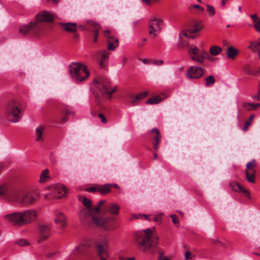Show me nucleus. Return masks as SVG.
I'll return each mask as SVG.
<instances>
[{"instance_id":"nucleus-54","label":"nucleus","mask_w":260,"mask_h":260,"mask_svg":"<svg viewBox=\"0 0 260 260\" xmlns=\"http://www.w3.org/2000/svg\"><path fill=\"white\" fill-rule=\"evenodd\" d=\"M192 7L196 9L200 10L202 12H204V9L199 5H193Z\"/></svg>"},{"instance_id":"nucleus-44","label":"nucleus","mask_w":260,"mask_h":260,"mask_svg":"<svg viewBox=\"0 0 260 260\" xmlns=\"http://www.w3.org/2000/svg\"><path fill=\"white\" fill-rule=\"evenodd\" d=\"M17 244L20 246H24L28 244L27 241L24 239H20L17 241Z\"/></svg>"},{"instance_id":"nucleus-50","label":"nucleus","mask_w":260,"mask_h":260,"mask_svg":"<svg viewBox=\"0 0 260 260\" xmlns=\"http://www.w3.org/2000/svg\"><path fill=\"white\" fill-rule=\"evenodd\" d=\"M118 257L119 260H135L134 257L126 258L124 256L120 255H119Z\"/></svg>"},{"instance_id":"nucleus-23","label":"nucleus","mask_w":260,"mask_h":260,"mask_svg":"<svg viewBox=\"0 0 260 260\" xmlns=\"http://www.w3.org/2000/svg\"><path fill=\"white\" fill-rule=\"evenodd\" d=\"M86 23L89 25L92 26L93 28L92 30V36L93 37V42L95 43L98 40L99 31L101 29V26L99 23L91 20H88L86 21Z\"/></svg>"},{"instance_id":"nucleus-45","label":"nucleus","mask_w":260,"mask_h":260,"mask_svg":"<svg viewBox=\"0 0 260 260\" xmlns=\"http://www.w3.org/2000/svg\"><path fill=\"white\" fill-rule=\"evenodd\" d=\"M142 219L143 218V215L140 214H133L131 215V217L130 218V220H132L134 219Z\"/></svg>"},{"instance_id":"nucleus-6","label":"nucleus","mask_w":260,"mask_h":260,"mask_svg":"<svg viewBox=\"0 0 260 260\" xmlns=\"http://www.w3.org/2000/svg\"><path fill=\"white\" fill-rule=\"evenodd\" d=\"M39 198V194L36 192H25L22 193L17 190L16 196L13 199V203L19 204L23 207L32 205Z\"/></svg>"},{"instance_id":"nucleus-29","label":"nucleus","mask_w":260,"mask_h":260,"mask_svg":"<svg viewBox=\"0 0 260 260\" xmlns=\"http://www.w3.org/2000/svg\"><path fill=\"white\" fill-rule=\"evenodd\" d=\"M243 107L249 111L255 110L260 107V104H252L248 102L243 103Z\"/></svg>"},{"instance_id":"nucleus-19","label":"nucleus","mask_w":260,"mask_h":260,"mask_svg":"<svg viewBox=\"0 0 260 260\" xmlns=\"http://www.w3.org/2000/svg\"><path fill=\"white\" fill-rule=\"evenodd\" d=\"M201 51H200L194 45H190L188 48V54L192 60L198 63H202L201 60Z\"/></svg>"},{"instance_id":"nucleus-26","label":"nucleus","mask_w":260,"mask_h":260,"mask_svg":"<svg viewBox=\"0 0 260 260\" xmlns=\"http://www.w3.org/2000/svg\"><path fill=\"white\" fill-rule=\"evenodd\" d=\"M112 185L109 184H106L104 185H99L98 188V192H100L102 194H106L111 192V189L110 187Z\"/></svg>"},{"instance_id":"nucleus-32","label":"nucleus","mask_w":260,"mask_h":260,"mask_svg":"<svg viewBox=\"0 0 260 260\" xmlns=\"http://www.w3.org/2000/svg\"><path fill=\"white\" fill-rule=\"evenodd\" d=\"M260 46V37L257 39V41H253L250 43V45L248 46V48L252 51H254L256 49H258Z\"/></svg>"},{"instance_id":"nucleus-37","label":"nucleus","mask_w":260,"mask_h":260,"mask_svg":"<svg viewBox=\"0 0 260 260\" xmlns=\"http://www.w3.org/2000/svg\"><path fill=\"white\" fill-rule=\"evenodd\" d=\"M256 161L254 159L247 163L246 167L248 171L255 172V167L256 166Z\"/></svg>"},{"instance_id":"nucleus-20","label":"nucleus","mask_w":260,"mask_h":260,"mask_svg":"<svg viewBox=\"0 0 260 260\" xmlns=\"http://www.w3.org/2000/svg\"><path fill=\"white\" fill-rule=\"evenodd\" d=\"M50 227L48 224H43L39 226L38 242L46 239L50 236Z\"/></svg>"},{"instance_id":"nucleus-15","label":"nucleus","mask_w":260,"mask_h":260,"mask_svg":"<svg viewBox=\"0 0 260 260\" xmlns=\"http://www.w3.org/2000/svg\"><path fill=\"white\" fill-rule=\"evenodd\" d=\"M91 246V243L89 240H85L82 242L78 246L75 248L72 251L71 255L78 257L84 254L87 249Z\"/></svg>"},{"instance_id":"nucleus-13","label":"nucleus","mask_w":260,"mask_h":260,"mask_svg":"<svg viewBox=\"0 0 260 260\" xmlns=\"http://www.w3.org/2000/svg\"><path fill=\"white\" fill-rule=\"evenodd\" d=\"M203 25L201 21H194L189 25L186 31L184 33V35L190 38L193 39L194 36L193 34L199 32L203 28Z\"/></svg>"},{"instance_id":"nucleus-2","label":"nucleus","mask_w":260,"mask_h":260,"mask_svg":"<svg viewBox=\"0 0 260 260\" xmlns=\"http://www.w3.org/2000/svg\"><path fill=\"white\" fill-rule=\"evenodd\" d=\"M136 242L144 252H153L158 243L157 237L153 234L152 230L147 229L137 232L134 236Z\"/></svg>"},{"instance_id":"nucleus-16","label":"nucleus","mask_w":260,"mask_h":260,"mask_svg":"<svg viewBox=\"0 0 260 260\" xmlns=\"http://www.w3.org/2000/svg\"><path fill=\"white\" fill-rule=\"evenodd\" d=\"M92 57L99 63L102 68H104L105 63L109 58V54L107 50H103L95 52Z\"/></svg>"},{"instance_id":"nucleus-55","label":"nucleus","mask_w":260,"mask_h":260,"mask_svg":"<svg viewBox=\"0 0 260 260\" xmlns=\"http://www.w3.org/2000/svg\"><path fill=\"white\" fill-rule=\"evenodd\" d=\"M119 209V206L118 205L115 204V215L118 214Z\"/></svg>"},{"instance_id":"nucleus-40","label":"nucleus","mask_w":260,"mask_h":260,"mask_svg":"<svg viewBox=\"0 0 260 260\" xmlns=\"http://www.w3.org/2000/svg\"><path fill=\"white\" fill-rule=\"evenodd\" d=\"M99 184H95L91 187L87 188L85 190L90 192H98Z\"/></svg>"},{"instance_id":"nucleus-41","label":"nucleus","mask_w":260,"mask_h":260,"mask_svg":"<svg viewBox=\"0 0 260 260\" xmlns=\"http://www.w3.org/2000/svg\"><path fill=\"white\" fill-rule=\"evenodd\" d=\"M106 210L105 211L106 213H109L113 215L114 214V204H111L109 205H106Z\"/></svg>"},{"instance_id":"nucleus-38","label":"nucleus","mask_w":260,"mask_h":260,"mask_svg":"<svg viewBox=\"0 0 260 260\" xmlns=\"http://www.w3.org/2000/svg\"><path fill=\"white\" fill-rule=\"evenodd\" d=\"M205 81H206V86L207 87H209V86L212 85L215 82V79L212 75H210L209 77L206 78Z\"/></svg>"},{"instance_id":"nucleus-59","label":"nucleus","mask_w":260,"mask_h":260,"mask_svg":"<svg viewBox=\"0 0 260 260\" xmlns=\"http://www.w3.org/2000/svg\"><path fill=\"white\" fill-rule=\"evenodd\" d=\"M253 27L258 32H260V24L253 25Z\"/></svg>"},{"instance_id":"nucleus-31","label":"nucleus","mask_w":260,"mask_h":260,"mask_svg":"<svg viewBox=\"0 0 260 260\" xmlns=\"http://www.w3.org/2000/svg\"><path fill=\"white\" fill-rule=\"evenodd\" d=\"M222 51V48L218 46H213L209 49V53L211 55L216 56L219 54Z\"/></svg>"},{"instance_id":"nucleus-12","label":"nucleus","mask_w":260,"mask_h":260,"mask_svg":"<svg viewBox=\"0 0 260 260\" xmlns=\"http://www.w3.org/2000/svg\"><path fill=\"white\" fill-rule=\"evenodd\" d=\"M206 70L200 67L190 66L186 73V77L189 79H198L201 78L206 72Z\"/></svg>"},{"instance_id":"nucleus-10","label":"nucleus","mask_w":260,"mask_h":260,"mask_svg":"<svg viewBox=\"0 0 260 260\" xmlns=\"http://www.w3.org/2000/svg\"><path fill=\"white\" fill-rule=\"evenodd\" d=\"M162 21L155 17H151L149 22V34L152 37H155L161 30L160 24Z\"/></svg>"},{"instance_id":"nucleus-52","label":"nucleus","mask_w":260,"mask_h":260,"mask_svg":"<svg viewBox=\"0 0 260 260\" xmlns=\"http://www.w3.org/2000/svg\"><path fill=\"white\" fill-rule=\"evenodd\" d=\"M64 114L66 116L69 115H74V113L73 111L70 110H66L64 111Z\"/></svg>"},{"instance_id":"nucleus-51","label":"nucleus","mask_w":260,"mask_h":260,"mask_svg":"<svg viewBox=\"0 0 260 260\" xmlns=\"http://www.w3.org/2000/svg\"><path fill=\"white\" fill-rule=\"evenodd\" d=\"M157 260H170L168 257H166L162 253H159V257L158 258Z\"/></svg>"},{"instance_id":"nucleus-48","label":"nucleus","mask_w":260,"mask_h":260,"mask_svg":"<svg viewBox=\"0 0 260 260\" xmlns=\"http://www.w3.org/2000/svg\"><path fill=\"white\" fill-rule=\"evenodd\" d=\"M171 217L172 219V222L174 223H177L179 222V219L176 215H171Z\"/></svg>"},{"instance_id":"nucleus-57","label":"nucleus","mask_w":260,"mask_h":260,"mask_svg":"<svg viewBox=\"0 0 260 260\" xmlns=\"http://www.w3.org/2000/svg\"><path fill=\"white\" fill-rule=\"evenodd\" d=\"M108 49L111 50H114V45L112 42H109Z\"/></svg>"},{"instance_id":"nucleus-17","label":"nucleus","mask_w":260,"mask_h":260,"mask_svg":"<svg viewBox=\"0 0 260 260\" xmlns=\"http://www.w3.org/2000/svg\"><path fill=\"white\" fill-rule=\"evenodd\" d=\"M96 252L101 260H108L109 257L108 247L106 243L96 245Z\"/></svg>"},{"instance_id":"nucleus-9","label":"nucleus","mask_w":260,"mask_h":260,"mask_svg":"<svg viewBox=\"0 0 260 260\" xmlns=\"http://www.w3.org/2000/svg\"><path fill=\"white\" fill-rule=\"evenodd\" d=\"M16 189L6 184L0 185V198L13 203V199L16 196Z\"/></svg>"},{"instance_id":"nucleus-63","label":"nucleus","mask_w":260,"mask_h":260,"mask_svg":"<svg viewBox=\"0 0 260 260\" xmlns=\"http://www.w3.org/2000/svg\"><path fill=\"white\" fill-rule=\"evenodd\" d=\"M227 1L228 0H222L221 3V6L223 7H224Z\"/></svg>"},{"instance_id":"nucleus-7","label":"nucleus","mask_w":260,"mask_h":260,"mask_svg":"<svg viewBox=\"0 0 260 260\" xmlns=\"http://www.w3.org/2000/svg\"><path fill=\"white\" fill-rule=\"evenodd\" d=\"M42 24L40 23H36L35 21L30 22L28 24L21 25L19 28V31L23 35L31 34L36 36L43 35L41 33Z\"/></svg>"},{"instance_id":"nucleus-46","label":"nucleus","mask_w":260,"mask_h":260,"mask_svg":"<svg viewBox=\"0 0 260 260\" xmlns=\"http://www.w3.org/2000/svg\"><path fill=\"white\" fill-rule=\"evenodd\" d=\"M194 255H192L190 251H186L185 254V258L186 260L192 259V257H194Z\"/></svg>"},{"instance_id":"nucleus-24","label":"nucleus","mask_w":260,"mask_h":260,"mask_svg":"<svg viewBox=\"0 0 260 260\" xmlns=\"http://www.w3.org/2000/svg\"><path fill=\"white\" fill-rule=\"evenodd\" d=\"M148 91L141 92L136 95H133L131 96L130 102L133 105H135L138 102L141 101L148 95Z\"/></svg>"},{"instance_id":"nucleus-62","label":"nucleus","mask_w":260,"mask_h":260,"mask_svg":"<svg viewBox=\"0 0 260 260\" xmlns=\"http://www.w3.org/2000/svg\"><path fill=\"white\" fill-rule=\"evenodd\" d=\"M104 203H105V201L104 200H101L99 202L98 205L101 207V206H102L104 205Z\"/></svg>"},{"instance_id":"nucleus-5","label":"nucleus","mask_w":260,"mask_h":260,"mask_svg":"<svg viewBox=\"0 0 260 260\" xmlns=\"http://www.w3.org/2000/svg\"><path fill=\"white\" fill-rule=\"evenodd\" d=\"M69 71L72 78L76 82H82L89 76L87 67L79 62H72L69 66Z\"/></svg>"},{"instance_id":"nucleus-11","label":"nucleus","mask_w":260,"mask_h":260,"mask_svg":"<svg viewBox=\"0 0 260 260\" xmlns=\"http://www.w3.org/2000/svg\"><path fill=\"white\" fill-rule=\"evenodd\" d=\"M53 193L46 194L44 197L46 200L59 199L65 196L67 192L66 187L62 184H57L53 187Z\"/></svg>"},{"instance_id":"nucleus-61","label":"nucleus","mask_w":260,"mask_h":260,"mask_svg":"<svg viewBox=\"0 0 260 260\" xmlns=\"http://www.w3.org/2000/svg\"><path fill=\"white\" fill-rule=\"evenodd\" d=\"M250 17L251 18L253 21L258 18V17L256 14L250 15Z\"/></svg>"},{"instance_id":"nucleus-64","label":"nucleus","mask_w":260,"mask_h":260,"mask_svg":"<svg viewBox=\"0 0 260 260\" xmlns=\"http://www.w3.org/2000/svg\"><path fill=\"white\" fill-rule=\"evenodd\" d=\"M143 215V218H144L146 220H150V219L147 214H142Z\"/></svg>"},{"instance_id":"nucleus-3","label":"nucleus","mask_w":260,"mask_h":260,"mask_svg":"<svg viewBox=\"0 0 260 260\" xmlns=\"http://www.w3.org/2000/svg\"><path fill=\"white\" fill-rule=\"evenodd\" d=\"M37 216V212L35 210L30 209L23 212H14L6 215L5 218L9 220L14 225L21 226L34 221Z\"/></svg>"},{"instance_id":"nucleus-47","label":"nucleus","mask_w":260,"mask_h":260,"mask_svg":"<svg viewBox=\"0 0 260 260\" xmlns=\"http://www.w3.org/2000/svg\"><path fill=\"white\" fill-rule=\"evenodd\" d=\"M100 207L98 205L94 206L93 208H92L91 215L94 214L98 213L100 211Z\"/></svg>"},{"instance_id":"nucleus-14","label":"nucleus","mask_w":260,"mask_h":260,"mask_svg":"<svg viewBox=\"0 0 260 260\" xmlns=\"http://www.w3.org/2000/svg\"><path fill=\"white\" fill-rule=\"evenodd\" d=\"M53 20L52 14L47 12H42L38 14L36 16L35 20L36 23H40L42 24L41 33L44 35V27L45 25L44 22H50Z\"/></svg>"},{"instance_id":"nucleus-42","label":"nucleus","mask_w":260,"mask_h":260,"mask_svg":"<svg viewBox=\"0 0 260 260\" xmlns=\"http://www.w3.org/2000/svg\"><path fill=\"white\" fill-rule=\"evenodd\" d=\"M57 251H53L45 254V256L48 258H53L57 254Z\"/></svg>"},{"instance_id":"nucleus-36","label":"nucleus","mask_w":260,"mask_h":260,"mask_svg":"<svg viewBox=\"0 0 260 260\" xmlns=\"http://www.w3.org/2000/svg\"><path fill=\"white\" fill-rule=\"evenodd\" d=\"M213 57H211L210 54L205 50H202L201 51V60H202V63H203L205 59H207L208 60H212Z\"/></svg>"},{"instance_id":"nucleus-30","label":"nucleus","mask_w":260,"mask_h":260,"mask_svg":"<svg viewBox=\"0 0 260 260\" xmlns=\"http://www.w3.org/2000/svg\"><path fill=\"white\" fill-rule=\"evenodd\" d=\"M245 174L246 180L249 183H254L255 172H251L246 170Z\"/></svg>"},{"instance_id":"nucleus-33","label":"nucleus","mask_w":260,"mask_h":260,"mask_svg":"<svg viewBox=\"0 0 260 260\" xmlns=\"http://www.w3.org/2000/svg\"><path fill=\"white\" fill-rule=\"evenodd\" d=\"M245 71L246 72L247 74L254 76H258L259 73L260 69L247 68L245 69Z\"/></svg>"},{"instance_id":"nucleus-58","label":"nucleus","mask_w":260,"mask_h":260,"mask_svg":"<svg viewBox=\"0 0 260 260\" xmlns=\"http://www.w3.org/2000/svg\"><path fill=\"white\" fill-rule=\"evenodd\" d=\"M252 98L254 100V101H259L260 100V96H259V94H258L257 95H255L253 96L252 97Z\"/></svg>"},{"instance_id":"nucleus-56","label":"nucleus","mask_w":260,"mask_h":260,"mask_svg":"<svg viewBox=\"0 0 260 260\" xmlns=\"http://www.w3.org/2000/svg\"><path fill=\"white\" fill-rule=\"evenodd\" d=\"M253 25H258L260 24V18L258 17L255 20H254L253 21Z\"/></svg>"},{"instance_id":"nucleus-25","label":"nucleus","mask_w":260,"mask_h":260,"mask_svg":"<svg viewBox=\"0 0 260 260\" xmlns=\"http://www.w3.org/2000/svg\"><path fill=\"white\" fill-rule=\"evenodd\" d=\"M59 25L62 26L64 29L68 32H75L77 31V24L76 23H60Z\"/></svg>"},{"instance_id":"nucleus-27","label":"nucleus","mask_w":260,"mask_h":260,"mask_svg":"<svg viewBox=\"0 0 260 260\" xmlns=\"http://www.w3.org/2000/svg\"><path fill=\"white\" fill-rule=\"evenodd\" d=\"M238 54V51L233 46H230L226 51L227 57L232 60L235 59Z\"/></svg>"},{"instance_id":"nucleus-22","label":"nucleus","mask_w":260,"mask_h":260,"mask_svg":"<svg viewBox=\"0 0 260 260\" xmlns=\"http://www.w3.org/2000/svg\"><path fill=\"white\" fill-rule=\"evenodd\" d=\"M230 187L233 191L236 192H240L244 194L249 199L250 198V193L248 192V191L245 188H244L242 185H241L238 182H232L230 184Z\"/></svg>"},{"instance_id":"nucleus-43","label":"nucleus","mask_w":260,"mask_h":260,"mask_svg":"<svg viewBox=\"0 0 260 260\" xmlns=\"http://www.w3.org/2000/svg\"><path fill=\"white\" fill-rule=\"evenodd\" d=\"M98 117L101 120V122L104 123L106 124L107 122V120L106 118V117L102 113H99L98 114Z\"/></svg>"},{"instance_id":"nucleus-21","label":"nucleus","mask_w":260,"mask_h":260,"mask_svg":"<svg viewBox=\"0 0 260 260\" xmlns=\"http://www.w3.org/2000/svg\"><path fill=\"white\" fill-rule=\"evenodd\" d=\"M151 138L154 141L152 142L153 149L156 151L158 148V145L161 139V135L158 129L154 128L151 130Z\"/></svg>"},{"instance_id":"nucleus-53","label":"nucleus","mask_w":260,"mask_h":260,"mask_svg":"<svg viewBox=\"0 0 260 260\" xmlns=\"http://www.w3.org/2000/svg\"><path fill=\"white\" fill-rule=\"evenodd\" d=\"M164 63L163 60H155L153 62V63L155 65L157 66H160L162 64Z\"/></svg>"},{"instance_id":"nucleus-39","label":"nucleus","mask_w":260,"mask_h":260,"mask_svg":"<svg viewBox=\"0 0 260 260\" xmlns=\"http://www.w3.org/2000/svg\"><path fill=\"white\" fill-rule=\"evenodd\" d=\"M206 7H207V12L208 13L209 16H210V17L214 16V15L215 14V8L213 6H212L210 5H207Z\"/></svg>"},{"instance_id":"nucleus-35","label":"nucleus","mask_w":260,"mask_h":260,"mask_svg":"<svg viewBox=\"0 0 260 260\" xmlns=\"http://www.w3.org/2000/svg\"><path fill=\"white\" fill-rule=\"evenodd\" d=\"M162 99L159 96L152 97L146 102L147 104H156L160 102Z\"/></svg>"},{"instance_id":"nucleus-8","label":"nucleus","mask_w":260,"mask_h":260,"mask_svg":"<svg viewBox=\"0 0 260 260\" xmlns=\"http://www.w3.org/2000/svg\"><path fill=\"white\" fill-rule=\"evenodd\" d=\"M97 87L102 94L108 99H111L114 92V88L112 86L110 81L107 79H101L98 82Z\"/></svg>"},{"instance_id":"nucleus-34","label":"nucleus","mask_w":260,"mask_h":260,"mask_svg":"<svg viewBox=\"0 0 260 260\" xmlns=\"http://www.w3.org/2000/svg\"><path fill=\"white\" fill-rule=\"evenodd\" d=\"M48 174L49 170L48 169L44 170L40 175L39 182L41 183L45 182L49 178Z\"/></svg>"},{"instance_id":"nucleus-1","label":"nucleus","mask_w":260,"mask_h":260,"mask_svg":"<svg viewBox=\"0 0 260 260\" xmlns=\"http://www.w3.org/2000/svg\"><path fill=\"white\" fill-rule=\"evenodd\" d=\"M82 203L86 207V209H81L79 214L80 219L83 223L87 224L91 220L96 225L103 226L106 229L113 223V220L112 218L91 217L92 208L90 200L85 198L82 200Z\"/></svg>"},{"instance_id":"nucleus-49","label":"nucleus","mask_w":260,"mask_h":260,"mask_svg":"<svg viewBox=\"0 0 260 260\" xmlns=\"http://www.w3.org/2000/svg\"><path fill=\"white\" fill-rule=\"evenodd\" d=\"M251 124V122L249 121H246L245 123V125L243 128V131L246 132L248 130V127Z\"/></svg>"},{"instance_id":"nucleus-18","label":"nucleus","mask_w":260,"mask_h":260,"mask_svg":"<svg viewBox=\"0 0 260 260\" xmlns=\"http://www.w3.org/2000/svg\"><path fill=\"white\" fill-rule=\"evenodd\" d=\"M54 222L58 229H64L67 225V218L62 212L57 211L55 213Z\"/></svg>"},{"instance_id":"nucleus-28","label":"nucleus","mask_w":260,"mask_h":260,"mask_svg":"<svg viewBox=\"0 0 260 260\" xmlns=\"http://www.w3.org/2000/svg\"><path fill=\"white\" fill-rule=\"evenodd\" d=\"M44 130V127L43 126H39L36 129V141H40L43 140V133Z\"/></svg>"},{"instance_id":"nucleus-4","label":"nucleus","mask_w":260,"mask_h":260,"mask_svg":"<svg viewBox=\"0 0 260 260\" xmlns=\"http://www.w3.org/2000/svg\"><path fill=\"white\" fill-rule=\"evenodd\" d=\"M5 114L10 121L19 122L22 116L21 104L16 101H11L6 107Z\"/></svg>"},{"instance_id":"nucleus-60","label":"nucleus","mask_w":260,"mask_h":260,"mask_svg":"<svg viewBox=\"0 0 260 260\" xmlns=\"http://www.w3.org/2000/svg\"><path fill=\"white\" fill-rule=\"evenodd\" d=\"M110 31L109 30H106L104 32V35L106 38L109 37Z\"/></svg>"}]
</instances>
